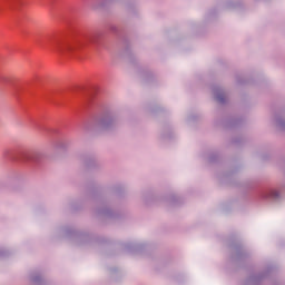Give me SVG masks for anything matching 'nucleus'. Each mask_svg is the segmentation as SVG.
Here are the masks:
<instances>
[{"instance_id":"nucleus-1","label":"nucleus","mask_w":285,"mask_h":285,"mask_svg":"<svg viewBox=\"0 0 285 285\" xmlns=\"http://www.w3.org/2000/svg\"><path fill=\"white\" fill-rule=\"evenodd\" d=\"M56 52H58L59 55H63V48L58 45V47H56Z\"/></svg>"}]
</instances>
